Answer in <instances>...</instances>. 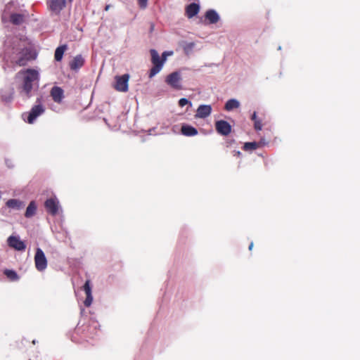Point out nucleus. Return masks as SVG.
I'll list each match as a JSON object with an SVG mask.
<instances>
[{"instance_id": "1", "label": "nucleus", "mask_w": 360, "mask_h": 360, "mask_svg": "<svg viewBox=\"0 0 360 360\" xmlns=\"http://www.w3.org/2000/svg\"><path fill=\"white\" fill-rule=\"evenodd\" d=\"M5 53L11 62L18 66H25L34 59L31 49L26 46L25 41L21 39H13L11 46L6 47Z\"/></svg>"}, {"instance_id": "2", "label": "nucleus", "mask_w": 360, "mask_h": 360, "mask_svg": "<svg viewBox=\"0 0 360 360\" xmlns=\"http://www.w3.org/2000/svg\"><path fill=\"white\" fill-rule=\"evenodd\" d=\"M19 74L24 75L22 90L27 97H30L32 89V83L39 80V73L37 70L29 68L21 70Z\"/></svg>"}, {"instance_id": "3", "label": "nucleus", "mask_w": 360, "mask_h": 360, "mask_svg": "<svg viewBox=\"0 0 360 360\" xmlns=\"http://www.w3.org/2000/svg\"><path fill=\"white\" fill-rule=\"evenodd\" d=\"M150 53L151 56V63L153 64V68L150 70L148 76L149 78H152L160 72L164 64L161 60L160 56H159L156 50L151 49L150 51Z\"/></svg>"}, {"instance_id": "4", "label": "nucleus", "mask_w": 360, "mask_h": 360, "mask_svg": "<svg viewBox=\"0 0 360 360\" xmlns=\"http://www.w3.org/2000/svg\"><path fill=\"white\" fill-rule=\"evenodd\" d=\"M181 77L179 72H173L169 74L165 78V82L172 89L175 90H181Z\"/></svg>"}, {"instance_id": "5", "label": "nucleus", "mask_w": 360, "mask_h": 360, "mask_svg": "<svg viewBox=\"0 0 360 360\" xmlns=\"http://www.w3.org/2000/svg\"><path fill=\"white\" fill-rule=\"evenodd\" d=\"M34 264L36 269L39 271H44L47 266V259L46 256L40 248H37L34 255Z\"/></svg>"}, {"instance_id": "6", "label": "nucleus", "mask_w": 360, "mask_h": 360, "mask_svg": "<svg viewBox=\"0 0 360 360\" xmlns=\"http://www.w3.org/2000/svg\"><path fill=\"white\" fill-rule=\"evenodd\" d=\"M129 75L124 74L122 76L115 77V84L114 88L121 92H127L128 91V82Z\"/></svg>"}, {"instance_id": "7", "label": "nucleus", "mask_w": 360, "mask_h": 360, "mask_svg": "<svg viewBox=\"0 0 360 360\" xmlns=\"http://www.w3.org/2000/svg\"><path fill=\"white\" fill-rule=\"evenodd\" d=\"M48 8L56 15H59L60 11L66 6V0H48Z\"/></svg>"}, {"instance_id": "8", "label": "nucleus", "mask_w": 360, "mask_h": 360, "mask_svg": "<svg viewBox=\"0 0 360 360\" xmlns=\"http://www.w3.org/2000/svg\"><path fill=\"white\" fill-rule=\"evenodd\" d=\"M44 206L48 213L55 216L58 212L59 201L56 198H50L45 201Z\"/></svg>"}, {"instance_id": "9", "label": "nucleus", "mask_w": 360, "mask_h": 360, "mask_svg": "<svg viewBox=\"0 0 360 360\" xmlns=\"http://www.w3.org/2000/svg\"><path fill=\"white\" fill-rule=\"evenodd\" d=\"M215 129L222 136H228L231 131V124L225 120H218L215 122Z\"/></svg>"}, {"instance_id": "10", "label": "nucleus", "mask_w": 360, "mask_h": 360, "mask_svg": "<svg viewBox=\"0 0 360 360\" xmlns=\"http://www.w3.org/2000/svg\"><path fill=\"white\" fill-rule=\"evenodd\" d=\"M44 112V108L42 105H36L33 106L28 114L27 122L29 124H32L36 118Z\"/></svg>"}, {"instance_id": "11", "label": "nucleus", "mask_w": 360, "mask_h": 360, "mask_svg": "<svg viewBox=\"0 0 360 360\" xmlns=\"http://www.w3.org/2000/svg\"><path fill=\"white\" fill-rule=\"evenodd\" d=\"M8 245L18 251H23L26 248V245L25 243L20 240L18 237L16 236H10L8 240Z\"/></svg>"}, {"instance_id": "12", "label": "nucleus", "mask_w": 360, "mask_h": 360, "mask_svg": "<svg viewBox=\"0 0 360 360\" xmlns=\"http://www.w3.org/2000/svg\"><path fill=\"white\" fill-rule=\"evenodd\" d=\"M50 95L54 102L60 103L64 98V91L62 88L54 86L51 89Z\"/></svg>"}, {"instance_id": "13", "label": "nucleus", "mask_w": 360, "mask_h": 360, "mask_svg": "<svg viewBox=\"0 0 360 360\" xmlns=\"http://www.w3.org/2000/svg\"><path fill=\"white\" fill-rule=\"evenodd\" d=\"M212 112V107L210 105H200L196 111L195 117L205 118L208 117Z\"/></svg>"}, {"instance_id": "14", "label": "nucleus", "mask_w": 360, "mask_h": 360, "mask_svg": "<svg viewBox=\"0 0 360 360\" xmlns=\"http://www.w3.org/2000/svg\"><path fill=\"white\" fill-rule=\"evenodd\" d=\"M84 64V59L82 55L76 56L72 61L70 62V68L72 70H77L82 68Z\"/></svg>"}, {"instance_id": "15", "label": "nucleus", "mask_w": 360, "mask_h": 360, "mask_svg": "<svg viewBox=\"0 0 360 360\" xmlns=\"http://www.w3.org/2000/svg\"><path fill=\"white\" fill-rule=\"evenodd\" d=\"M200 11V6L198 4L192 3L186 7V15L188 18L196 15Z\"/></svg>"}, {"instance_id": "16", "label": "nucleus", "mask_w": 360, "mask_h": 360, "mask_svg": "<svg viewBox=\"0 0 360 360\" xmlns=\"http://www.w3.org/2000/svg\"><path fill=\"white\" fill-rule=\"evenodd\" d=\"M6 205L8 207L16 210H20L25 207L24 202L18 199H10L6 202Z\"/></svg>"}, {"instance_id": "17", "label": "nucleus", "mask_w": 360, "mask_h": 360, "mask_svg": "<svg viewBox=\"0 0 360 360\" xmlns=\"http://www.w3.org/2000/svg\"><path fill=\"white\" fill-rule=\"evenodd\" d=\"M181 132L183 135L186 136H193L198 134V130L188 124H184L181 126Z\"/></svg>"}, {"instance_id": "18", "label": "nucleus", "mask_w": 360, "mask_h": 360, "mask_svg": "<svg viewBox=\"0 0 360 360\" xmlns=\"http://www.w3.org/2000/svg\"><path fill=\"white\" fill-rule=\"evenodd\" d=\"M205 17L210 24H215L219 20V16L218 13L214 10L212 9L207 11Z\"/></svg>"}, {"instance_id": "19", "label": "nucleus", "mask_w": 360, "mask_h": 360, "mask_svg": "<svg viewBox=\"0 0 360 360\" xmlns=\"http://www.w3.org/2000/svg\"><path fill=\"white\" fill-rule=\"evenodd\" d=\"M37 209V207L35 201H31L26 209L25 217L26 218L32 217L36 214Z\"/></svg>"}, {"instance_id": "20", "label": "nucleus", "mask_w": 360, "mask_h": 360, "mask_svg": "<svg viewBox=\"0 0 360 360\" xmlns=\"http://www.w3.org/2000/svg\"><path fill=\"white\" fill-rule=\"evenodd\" d=\"M25 20V16L20 13H12L10 16V21L15 25H21Z\"/></svg>"}, {"instance_id": "21", "label": "nucleus", "mask_w": 360, "mask_h": 360, "mask_svg": "<svg viewBox=\"0 0 360 360\" xmlns=\"http://www.w3.org/2000/svg\"><path fill=\"white\" fill-rule=\"evenodd\" d=\"M67 45L64 44L56 48L54 53V58L56 61H60L65 51L67 50Z\"/></svg>"}, {"instance_id": "22", "label": "nucleus", "mask_w": 360, "mask_h": 360, "mask_svg": "<svg viewBox=\"0 0 360 360\" xmlns=\"http://www.w3.org/2000/svg\"><path fill=\"white\" fill-rule=\"evenodd\" d=\"M240 106L239 102L236 99H230L225 104V110L227 111L238 108Z\"/></svg>"}, {"instance_id": "23", "label": "nucleus", "mask_w": 360, "mask_h": 360, "mask_svg": "<svg viewBox=\"0 0 360 360\" xmlns=\"http://www.w3.org/2000/svg\"><path fill=\"white\" fill-rule=\"evenodd\" d=\"M4 274L6 276V277L11 281H15L19 279V276L17 273L13 270L6 269L4 271Z\"/></svg>"}, {"instance_id": "24", "label": "nucleus", "mask_w": 360, "mask_h": 360, "mask_svg": "<svg viewBox=\"0 0 360 360\" xmlns=\"http://www.w3.org/2000/svg\"><path fill=\"white\" fill-rule=\"evenodd\" d=\"M261 145L260 143L257 142H247L244 144L243 149L245 150H255Z\"/></svg>"}, {"instance_id": "25", "label": "nucleus", "mask_w": 360, "mask_h": 360, "mask_svg": "<svg viewBox=\"0 0 360 360\" xmlns=\"http://www.w3.org/2000/svg\"><path fill=\"white\" fill-rule=\"evenodd\" d=\"M83 289L86 293V295L91 294V288L90 286V281L89 280L86 281V282L83 286Z\"/></svg>"}, {"instance_id": "26", "label": "nucleus", "mask_w": 360, "mask_h": 360, "mask_svg": "<svg viewBox=\"0 0 360 360\" xmlns=\"http://www.w3.org/2000/svg\"><path fill=\"white\" fill-rule=\"evenodd\" d=\"M92 301H93V297H92V295L90 294V295H86V297L84 302V305L86 307H90V305L92 303Z\"/></svg>"}, {"instance_id": "27", "label": "nucleus", "mask_w": 360, "mask_h": 360, "mask_svg": "<svg viewBox=\"0 0 360 360\" xmlns=\"http://www.w3.org/2000/svg\"><path fill=\"white\" fill-rule=\"evenodd\" d=\"M148 0H137L139 6L141 9H146L148 6Z\"/></svg>"}, {"instance_id": "28", "label": "nucleus", "mask_w": 360, "mask_h": 360, "mask_svg": "<svg viewBox=\"0 0 360 360\" xmlns=\"http://www.w3.org/2000/svg\"><path fill=\"white\" fill-rule=\"evenodd\" d=\"M173 54L172 51H165L162 53V56L160 57L161 60L162 61L163 64L167 60V57L168 56H172Z\"/></svg>"}, {"instance_id": "29", "label": "nucleus", "mask_w": 360, "mask_h": 360, "mask_svg": "<svg viewBox=\"0 0 360 360\" xmlns=\"http://www.w3.org/2000/svg\"><path fill=\"white\" fill-rule=\"evenodd\" d=\"M188 103L191 105V103L188 101V100L185 98H182L179 101V105L180 107H184Z\"/></svg>"}, {"instance_id": "30", "label": "nucleus", "mask_w": 360, "mask_h": 360, "mask_svg": "<svg viewBox=\"0 0 360 360\" xmlns=\"http://www.w3.org/2000/svg\"><path fill=\"white\" fill-rule=\"evenodd\" d=\"M254 128L255 129V130L257 131H259L262 129V122L261 120H255V122H254Z\"/></svg>"}, {"instance_id": "31", "label": "nucleus", "mask_w": 360, "mask_h": 360, "mask_svg": "<svg viewBox=\"0 0 360 360\" xmlns=\"http://www.w3.org/2000/svg\"><path fill=\"white\" fill-rule=\"evenodd\" d=\"M13 91L12 90V91H11V93H10L9 96L6 97V96H4L2 94V95H1V98H2V99H3L4 101H10L12 99V98H13Z\"/></svg>"}, {"instance_id": "32", "label": "nucleus", "mask_w": 360, "mask_h": 360, "mask_svg": "<svg viewBox=\"0 0 360 360\" xmlns=\"http://www.w3.org/2000/svg\"><path fill=\"white\" fill-rule=\"evenodd\" d=\"M251 118L254 121V122H255V120H258V119L257 118V113H256V112H254V113L252 114Z\"/></svg>"}, {"instance_id": "33", "label": "nucleus", "mask_w": 360, "mask_h": 360, "mask_svg": "<svg viewBox=\"0 0 360 360\" xmlns=\"http://www.w3.org/2000/svg\"><path fill=\"white\" fill-rule=\"evenodd\" d=\"M253 245H254L253 243L251 242L250 245H249V247H248L249 250H252Z\"/></svg>"}, {"instance_id": "34", "label": "nucleus", "mask_w": 360, "mask_h": 360, "mask_svg": "<svg viewBox=\"0 0 360 360\" xmlns=\"http://www.w3.org/2000/svg\"><path fill=\"white\" fill-rule=\"evenodd\" d=\"M110 5H109V4L106 5L105 7V11H108L110 9Z\"/></svg>"}, {"instance_id": "35", "label": "nucleus", "mask_w": 360, "mask_h": 360, "mask_svg": "<svg viewBox=\"0 0 360 360\" xmlns=\"http://www.w3.org/2000/svg\"><path fill=\"white\" fill-rule=\"evenodd\" d=\"M237 155H240V152L238 151L237 152Z\"/></svg>"}, {"instance_id": "36", "label": "nucleus", "mask_w": 360, "mask_h": 360, "mask_svg": "<svg viewBox=\"0 0 360 360\" xmlns=\"http://www.w3.org/2000/svg\"><path fill=\"white\" fill-rule=\"evenodd\" d=\"M193 44H191V46H190V47H191V48H192V47H193Z\"/></svg>"}]
</instances>
